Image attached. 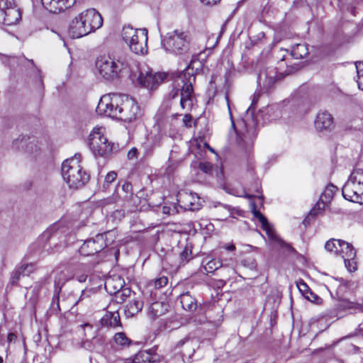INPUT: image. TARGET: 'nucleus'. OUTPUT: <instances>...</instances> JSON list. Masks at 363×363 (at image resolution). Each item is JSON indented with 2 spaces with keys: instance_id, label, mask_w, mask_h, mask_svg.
I'll list each match as a JSON object with an SVG mask.
<instances>
[{
  "instance_id": "nucleus-1",
  "label": "nucleus",
  "mask_w": 363,
  "mask_h": 363,
  "mask_svg": "<svg viewBox=\"0 0 363 363\" xmlns=\"http://www.w3.org/2000/svg\"><path fill=\"white\" fill-rule=\"evenodd\" d=\"M62 176L69 188L79 189L89 180V174L81 165V155L67 159L62 164Z\"/></svg>"
},
{
  "instance_id": "nucleus-2",
  "label": "nucleus",
  "mask_w": 363,
  "mask_h": 363,
  "mask_svg": "<svg viewBox=\"0 0 363 363\" xmlns=\"http://www.w3.org/2000/svg\"><path fill=\"white\" fill-rule=\"evenodd\" d=\"M196 61L191 60L187 67L179 75L183 85L181 89L172 90L169 96L172 99H174L180 95V106L183 110L189 111L192 108L194 101L195 99L193 89V82L195 81V73L190 72L193 69V64Z\"/></svg>"
},
{
  "instance_id": "nucleus-3",
  "label": "nucleus",
  "mask_w": 363,
  "mask_h": 363,
  "mask_svg": "<svg viewBox=\"0 0 363 363\" xmlns=\"http://www.w3.org/2000/svg\"><path fill=\"white\" fill-rule=\"evenodd\" d=\"M191 40L189 31L176 29L162 37V45L168 53L175 55H186L189 50Z\"/></svg>"
},
{
  "instance_id": "nucleus-4",
  "label": "nucleus",
  "mask_w": 363,
  "mask_h": 363,
  "mask_svg": "<svg viewBox=\"0 0 363 363\" xmlns=\"http://www.w3.org/2000/svg\"><path fill=\"white\" fill-rule=\"evenodd\" d=\"M121 36L130 50L136 55L147 52V30L135 29L130 26L123 28Z\"/></svg>"
},
{
  "instance_id": "nucleus-5",
  "label": "nucleus",
  "mask_w": 363,
  "mask_h": 363,
  "mask_svg": "<svg viewBox=\"0 0 363 363\" xmlns=\"http://www.w3.org/2000/svg\"><path fill=\"white\" fill-rule=\"evenodd\" d=\"M126 67V62L116 59L109 55H101L97 57L95 67L99 75L106 79L113 80L119 77L121 72Z\"/></svg>"
},
{
  "instance_id": "nucleus-6",
  "label": "nucleus",
  "mask_w": 363,
  "mask_h": 363,
  "mask_svg": "<svg viewBox=\"0 0 363 363\" xmlns=\"http://www.w3.org/2000/svg\"><path fill=\"white\" fill-rule=\"evenodd\" d=\"M199 345L200 340L197 337L186 335L172 348L170 363H185L184 358L190 359Z\"/></svg>"
},
{
  "instance_id": "nucleus-7",
  "label": "nucleus",
  "mask_w": 363,
  "mask_h": 363,
  "mask_svg": "<svg viewBox=\"0 0 363 363\" xmlns=\"http://www.w3.org/2000/svg\"><path fill=\"white\" fill-rule=\"evenodd\" d=\"M89 147L95 156L104 157L118 148V145L110 143L104 134L102 128H94L89 134Z\"/></svg>"
},
{
  "instance_id": "nucleus-8",
  "label": "nucleus",
  "mask_w": 363,
  "mask_h": 363,
  "mask_svg": "<svg viewBox=\"0 0 363 363\" xmlns=\"http://www.w3.org/2000/svg\"><path fill=\"white\" fill-rule=\"evenodd\" d=\"M123 102L122 94H109L104 95L96 108L98 114L118 119L121 103Z\"/></svg>"
},
{
  "instance_id": "nucleus-9",
  "label": "nucleus",
  "mask_w": 363,
  "mask_h": 363,
  "mask_svg": "<svg viewBox=\"0 0 363 363\" xmlns=\"http://www.w3.org/2000/svg\"><path fill=\"white\" fill-rule=\"evenodd\" d=\"M21 18L20 9L14 0H0V23L6 26L16 24Z\"/></svg>"
},
{
  "instance_id": "nucleus-10",
  "label": "nucleus",
  "mask_w": 363,
  "mask_h": 363,
  "mask_svg": "<svg viewBox=\"0 0 363 363\" xmlns=\"http://www.w3.org/2000/svg\"><path fill=\"white\" fill-rule=\"evenodd\" d=\"M123 102L121 103L119 120L131 122L140 115V110L136 101L127 95H122Z\"/></svg>"
},
{
  "instance_id": "nucleus-11",
  "label": "nucleus",
  "mask_w": 363,
  "mask_h": 363,
  "mask_svg": "<svg viewBox=\"0 0 363 363\" xmlns=\"http://www.w3.org/2000/svg\"><path fill=\"white\" fill-rule=\"evenodd\" d=\"M106 246L104 234L99 233L94 238L86 240L79 249L80 255L91 256L101 252Z\"/></svg>"
},
{
  "instance_id": "nucleus-12",
  "label": "nucleus",
  "mask_w": 363,
  "mask_h": 363,
  "mask_svg": "<svg viewBox=\"0 0 363 363\" xmlns=\"http://www.w3.org/2000/svg\"><path fill=\"white\" fill-rule=\"evenodd\" d=\"M343 197L350 201L362 203L363 202V186L348 179L342 188Z\"/></svg>"
},
{
  "instance_id": "nucleus-13",
  "label": "nucleus",
  "mask_w": 363,
  "mask_h": 363,
  "mask_svg": "<svg viewBox=\"0 0 363 363\" xmlns=\"http://www.w3.org/2000/svg\"><path fill=\"white\" fill-rule=\"evenodd\" d=\"M82 20H84L90 33L100 28L103 25V18L101 14L94 9H86L79 13Z\"/></svg>"
},
{
  "instance_id": "nucleus-14",
  "label": "nucleus",
  "mask_w": 363,
  "mask_h": 363,
  "mask_svg": "<svg viewBox=\"0 0 363 363\" xmlns=\"http://www.w3.org/2000/svg\"><path fill=\"white\" fill-rule=\"evenodd\" d=\"M178 202L186 211H197L201 207L200 198L193 193L183 192L178 195Z\"/></svg>"
},
{
  "instance_id": "nucleus-15",
  "label": "nucleus",
  "mask_w": 363,
  "mask_h": 363,
  "mask_svg": "<svg viewBox=\"0 0 363 363\" xmlns=\"http://www.w3.org/2000/svg\"><path fill=\"white\" fill-rule=\"evenodd\" d=\"M337 190V188L333 184L327 186L320 196V201L317 202L315 206L311 210L308 216L312 217L315 216L321 210L325 208V203L329 202L333 199L334 194Z\"/></svg>"
},
{
  "instance_id": "nucleus-16",
  "label": "nucleus",
  "mask_w": 363,
  "mask_h": 363,
  "mask_svg": "<svg viewBox=\"0 0 363 363\" xmlns=\"http://www.w3.org/2000/svg\"><path fill=\"white\" fill-rule=\"evenodd\" d=\"M79 14L70 23L68 33L71 38H79L90 33L88 28Z\"/></svg>"
},
{
  "instance_id": "nucleus-17",
  "label": "nucleus",
  "mask_w": 363,
  "mask_h": 363,
  "mask_svg": "<svg viewBox=\"0 0 363 363\" xmlns=\"http://www.w3.org/2000/svg\"><path fill=\"white\" fill-rule=\"evenodd\" d=\"M45 9L51 13H57L69 9L75 0H41Z\"/></svg>"
},
{
  "instance_id": "nucleus-18",
  "label": "nucleus",
  "mask_w": 363,
  "mask_h": 363,
  "mask_svg": "<svg viewBox=\"0 0 363 363\" xmlns=\"http://www.w3.org/2000/svg\"><path fill=\"white\" fill-rule=\"evenodd\" d=\"M314 124L318 131L331 130L335 126L333 117L328 111L319 112Z\"/></svg>"
},
{
  "instance_id": "nucleus-19",
  "label": "nucleus",
  "mask_w": 363,
  "mask_h": 363,
  "mask_svg": "<svg viewBox=\"0 0 363 363\" xmlns=\"http://www.w3.org/2000/svg\"><path fill=\"white\" fill-rule=\"evenodd\" d=\"M162 79V74H152L147 70L140 71L138 77L139 83L150 89H153Z\"/></svg>"
},
{
  "instance_id": "nucleus-20",
  "label": "nucleus",
  "mask_w": 363,
  "mask_h": 363,
  "mask_svg": "<svg viewBox=\"0 0 363 363\" xmlns=\"http://www.w3.org/2000/svg\"><path fill=\"white\" fill-rule=\"evenodd\" d=\"M278 79L277 71L273 67L260 71L257 77L258 83L262 84L267 89H270Z\"/></svg>"
},
{
  "instance_id": "nucleus-21",
  "label": "nucleus",
  "mask_w": 363,
  "mask_h": 363,
  "mask_svg": "<svg viewBox=\"0 0 363 363\" xmlns=\"http://www.w3.org/2000/svg\"><path fill=\"white\" fill-rule=\"evenodd\" d=\"M125 286L124 279L119 275L108 277L105 281V289L110 294L119 292Z\"/></svg>"
},
{
  "instance_id": "nucleus-22",
  "label": "nucleus",
  "mask_w": 363,
  "mask_h": 363,
  "mask_svg": "<svg viewBox=\"0 0 363 363\" xmlns=\"http://www.w3.org/2000/svg\"><path fill=\"white\" fill-rule=\"evenodd\" d=\"M155 356L147 351L139 352L133 359H121L118 363H152L155 362Z\"/></svg>"
},
{
  "instance_id": "nucleus-23",
  "label": "nucleus",
  "mask_w": 363,
  "mask_h": 363,
  "mask_svg": "<svg viewBox=\"0 0 363 363\" xmlns=\"http://www.w3.org/2000/svg\"><path fill=\"white\" fill-rule=\"evenodd\" d=\"M73 277L72 272L67 268L57 270L55 277V288L58 289V291H60L63 285Z\"/></svg>"
},
{
  "instance_id": "nucleus-24",
  "label": "nucleus",
  "mask_w": 363,
  "mask_h": 363,
  "mask_svg": "<svg viewBox=\"0 0 363 363\" xmlns=\"http://www.w3.org/2000/svg\"><path fill=\"white\" fill-rule=\"evenodd\" d=\"M255 217H256L262 224L264 230L266 231L267 235L272 240H278L273 228L270 226L267 218L262 215L259 211L255 210L253 211Z\"/></svg>"
},
{
  "instance_id": "nucleus-25",
  "label": "nucleus",
  "mask_w": 363,
  "mask_h": 363,
  "mask_svg": "<svg viewBox=\"0 0 363 363\" xmlns=\"http://www.w3.org/2000/svg\"><path fill=\"white\" fill-rule=\"evenodd\" d=\"M180 303L185 311H194L197 308V301L189 292L180 296Z\"/></svg>"
},
{
  "instance_id": "nucleus-26",
  "label": "nucleus",
  "mask_w": 363,
  "mask_h": 363,
  "mask_svg": "<svg viewBox=\"0 0 363 363\" xmlns=\"http://www.w3.org/2000/svg\"><path fill=\"white\" fill-rule=\"evenodd\" d=\"M101 324L106 327L116 328L121 325L120 315L118 312L107 313L101 319Z\"/></svg>"
},
{
  "instance_id": "nucleus-27",
  "label": "nucleus",
  "mask_w": 363,
  "mask_h": 363,
  "mask_svg": "<svg viewBox=\"0 0 363 363\" xmlns=\"http://www.w3.org/2000/svg\"><path fill=\"white\" fill-rule=\"evenodd\" d=\"M32 81L33 89L40 95L42 96L44 93L45 85L43 83V76L40 69H35V75L30 77Z\"/></svg>"
},
{
  "instance_id": "nucleus-28",
  "label": "nucleus",
  "mask_w": 363,
  "mask_h": 363,
  "mask_svg": "<svg viewBox=\"0 0 363 363\" xmlns=\"http://www.w3.org/2000/svg\"><path fill=\"white\" fill-rule=\"evenodd\" d=\"M167 304L163 302H154L150 306L148 313L152 318L161 316L167 311Z\"/></svg>"
},
{
  "instance_id": "nucleus-29",
  "label": "nucleus",
  "mask_w": 363,
  "mask_h": 363,
  "mask_svg": "<svg viewBox=\"0 0 363 363\" xmlns=\"http://www.w3.org/2000/svg\"><path fill=\"white\" fill-rule=\"evenodd\" d=\"M143 307V302L139 298L133 299L130 301L128 304L126 305L125 313L127 315L133 316L138 313Z\"/></svg>"
},
{
  "instance_id": "nucleus-30",
  "label": "nucleus",
  "mask_w": 363,
  "mask_h": 363,
  "mask_svg": "<svg viewBox=\"0 0 363 363\" xmlns=\"http://www.w3.org/2000/svg\"><path fill=\"white\" fill-rule=\"evenodd\" d=\"M291 55L295 59H303L308 55V48L306 44L299 43L292 47Z\"/></svg>"
},
{
  "instance_id": "nucleus-31",
  "label": "nucleus",
  "mask_w": 363,
  "mask_h": 363,
  "mask_svg": "<svg viewBox=\"0 0 363 363\" xmlns=\"http://www.w3.org/2000/svg\"><path fill=\"white\" fill-rule=\"evenodd\" d=\"M113 341L122 348L128 347L132 344V340L123 332L116 333L113 336Z\"/></svg>"
},
{
  "instance_id": "nucleus-32",
  "label": "nucleus",
  "mask_w": 363,
  "mask_h": 363,
  "mask_svg": "<svg viewBox=\"0 0 363 363\" xmlns=\"http://www.w3.org/2000/svg\"><path fill=\"white\" fill-rule=\"evenodd\" d=\"M342 243V240L330 239L326 242L325 248L329 252H333L335 254H339L341 250H342L341 247Z\"/></svg>"
},
{
  "instance_id": "nucleus-33",
  "label": "nucleus",
  "mask_w": 363,
  "mask_h": 363,
  "mask_svg": "<svg viewBox=\"0 0 363 363\" xmlns=\"http://www.w3.org/2000/svg\"><path fill=\"white\" fill-rule=\"evenodd\" d=\"M341 247L342 250H341L340 254L342 255L343 259L347 257L355 258L356 251L351 244L342 240Z\"/></svg>"
},
{
  "instance_id": "nucleus-34",
  "label": "nucleus",
  "mask_w": 363,
  "mask_h": 363,
  "mask_svg": "<svg viewBox=\"0 0 363 363\" xmlns=\"http://www.w3.org/2000/svg\"><path fill=\"white\" fill-rule=\"evenodd\" d=\"M237 143L242 148L246 150H249L252 146V140L250 137L248 131L246 133H242V135L238 134Z\"/></svg>"
},
{
  "instance_id": "nucleus-35",
  "label": "nucleus",
  "mask_w": 363,
  "mask_h": 363,
  "mask_svg": "<svg viewBox=\"0 0 363 363\" xmlns=\"http://www.w3.org/2000/svg\"><path fill=\"white\" fill-rule=\"evenodd\" d=\"M21 63L27 71L29 77H33V75H35V69H40L33 60L25 58Z\"/></svg>"
},
{
  "instance_id": "nucleus-36",
  "label": "nucleus",
  "mask_w": 363,
  "mask_h": 363,
  "mask_svg": "<svg viewBox=\"0 0 363 363\" xmlns=\"http://www.w3.org/2000/svg\"><path fill=\"white\" fill-rule=\"evenodd\" d=\"M192 245L186 244L180 252L181 263L185 264L192 259Z\"/></svg>"
},
{
  "instance_id": "nucleus-37",
  "label": "nucleus",
  "mask_w": 363,
  "mask_h": 363,
  "mask_svg": "<svg viewBox=\"0 0 363 363\" xmlns=\"http://www.w3.org/2000/svg\"><path fill=\"white\" fill-rule=\"evenodd\" d=\"M24 276H28L35 270V266L33 263L22 264L17 268Z\"/></svg>"
},
{
  "instance_id": "nucleus-38",
  "label": "nucleus",
  "mask_w": 363,
  "mask_h": 363,
  "mask_svg": "<svg viewBox=\"0 0 363 363\" xmlns=\"http://www.w3.org/2000/svg\"><path fill=\"white\" fill-rule=\"evenodd\" d=\"M168 283V279L165 276L160 277L157 279L151 280L149 282L150 286H153L155 289H160L166 286Z\"/></svg>"
},
{
  "instance_id": "nucleus-39",
  "label": "nucleus",
  "mask_w": 363,
  "mask_h": 363,
  "mask_svg": "<svg viewBox=\"0 0 363 363\" xmlns=\"http://www.w3.org/2000/svg\"><path fill=\"white\" fill-rule=\"evenodd\" d=\"M356 303L347 300H340L335 306V310H346L354 308Z\"/></svg>"
},
{
  "instance_id": "nucleus-40",
  "label": "nucleus",
  "mask_w": 363,
  "mask_h": 363,
  "mask_svg": "<svg viewBox=\"0 0 363 363\" xmlns=\"http://www.w3.org/2000/svg\"><path fill=\"white\" fill-rule=\"evenodd\" d=\"M349 179L352 180V182H357L358 184L363 186V169H355L351 174Z\"/></svg>"
},
{
  "instance_id": "nucleus-41",
  "label": "nucleus",
  "mask_w": 363,
  "mask_h": 363,
  "mask_svg": "<svg viewBox=\"0 0 363 363\" xmlns=\"http://www.w3.org/2000/svg\"><path fill=\"white\" fill-rule=\"evenodd\" d=\"M220 267H221V262L220 261L213 259V260L209 261L206 264V266L204 267V269L207 273H211L213 271L218 269Z\"/></svg>"
},
{
  "instance_id": "nucleus-42",
  "label": "nucleus",
  "mask_w": 363,
  "mask_h": 363,
  "mask_svg": "<svg viewBox=\"0 0 363 363\" xmlns=\"http://www.w3.org/2000/svg\"><path fill=\"white\" fill-rule=\"evenodd\" d=\"M130 290L128 288H125V286L119 291V292H117L115 294L117 302H123L125 298L130 296Z\"/></svg>"
},
{
  "instance_id": "nucleus-43",
  "label": "nucleus",
  "mask_w": 363,
  "mask_h": 363,
  "mask_svg": "<svg viewBox=\"0 0 363 363\" xmlns=\"http://www.w3.org/2000/svg\"><path fill=\"white\" fill-rule=\"evenodd\" d=\"M199 168L203 172L211 174L213 172V166L211 163L208 162H201L199 164Z\"/></svg>"
},
{
  "instance_id": "nucleus-44",
  "label": "nucleus",
  "mask_w": 363,
  "mask_h": 363,
  "mask_svg": "<svg viewBox=\"0 0 363 363\" xmlns=\"http://www.w3.org/2000/svg\"><path fill=\"white\" fill-rule=\"evenodd\" d=\"M344 262L345 265L349 272H354L357 269V262L355 261V258L347 257L344 259Z\"/></svg>"
},
{
  "instance_id": "nucleus-45",
  "label": "nucleus",
  "mask_w": 363,
  "mask_h": 363,
  "mask_svg": "<svg viewBox=\"0 0 363 363\" xmlns=\"http://www.w3.org/2000/svg\"><path fill=\"white\" fill-rule=\"evenodd\" d=\"M304 297L309 301L315 304H321L323 301L322 298L313 293L311 290L309 292H307V294Z\"/></svg>"
},
{
  "instance_id": "nucleus-46",
  "label": "nucleus",
  "mask_w": 363,
  "mask_h": 363,
  "mask_svg": "<svg viewBox=\"0 0 363 363\" xmlns=\"http://www.w3.org/2000/svg\"><path fill=\"white\" fill-rule=\"evenodd\" d=\"M241 262L243 266L250 269H255L257 267V262L255 259L251 257L243 259Z\"/></svg>"
},
{
  "instance_id": "nucleus-47",
  "label": "nucleus",
  "mask_w": 363,
  "mask_h": 363,
  "mask_svg": "<svg viewBox=\"0 0 363 363\" xmlns=\"http://www.w3.org/2000/svg\"><path fill=\"white\" fill-rule=\"evenodd\" d=\"M117 177V174L115 172H108L104 180V186L108 187L110 184H111L113 181L116 180Z\"/></svg>"
},
{
  "instance_id": "nucleus-48",
  "label": "nucleus",
  "mask_w": 363,
  "mask_h": 363,
  "mask_svg": "<svg viewBox=\"0 0 363 363\" xmlns=\"http://www.w3.org/2000/svg\"><path fill=\"white\" fill-rule=\"evenodd\" d=\"M21 277H23V274H21V272L16 268L13 272L12 273V275L10 279V283L11 285H16L18 284V280L20 279Z\"/></svg>"
},
{
  "instance_id": "nucleus-49",
  "label": "nucleus",
  "mask_w": 363,
  "mask_h": 363,
  "mask_svg": "<svg viewBox=\"0 0 363 363\" xmlns=\"http://www.w3.org/2000/svg\"><path fill=\"white\" fill-rule=\"evenodd\" d=\"M297 286H298L299 291H301V293L303 295V296H306V295L307 294V292H309L311 291L308 286L303 281L298 282L297 284Z\"/></svg>"
},
{
  "instance_id": "nucleus-50",
  "label": "nucleus",
  "mask_w": 363,
  "mask_h": 363,
  "mask_svg": "<svg viewBox=\"0 0 363 363\" xmlns=\"http://www.w3.org/2000/svg\"><path fill=\"white\" fill-rule=\"evenodd\" d=\"M182 122H183V125L187 128H191L192 126V116L187 113V114H184V117H183V119H182Z\"/></svg>"
},
{
  "instance_id": "nucleus-51",
  "label": "nucleus",
  "mask_w": 363,
  "mask_h": 363,
  "mask_svg": "<svg viewBox=\"0 0 363 363\" xmlns=\"http://www.w3.org/2000/svg\"><path fill=\"white\" fill-rule=\"evenodd\" d=\"M122 189L124 192L127 193V194H130V195H132V190H133V186H132V184L129 182H124L123 184L122 185Z\"/></svg>"
},
{
  "instance_id": "nucleus-52",
  "label": "nucleus",
  "mask_w": 363,
  "mask_h": 363,
  "mask_svg": "<svg viewBox=\"0 0 363 363\" xmlns=\"http://www.w3.org/2000/svg\"><path fill=\"white\" fill-rule=\"evenodd\" d=\"M60 291H58V289L55 288V294L52 301V306H54L56 304L57 308H59V294Z\"/></svg>"
},
{
  "instance_id": "nucleus-53",
  "label": "nucleus",
  "mask_w": 363,
  "mask_h": 363,
  "mask_svg": "<svg viewBox=\"0 0 363 363\" xmlns=\"http://www.w3.org/2000/svg\"><path fill=\"white\" fill-rule=\"evenodd\" d=\"M138 150L135 147H133L128 151L127 156L129 160H133L138 157Z\"/></svg>"
},
{
  "instance_id": "nucleus-54",
  "label": "nucleus",
  "mask_w": 363,
  "mask_h": 363,
  "mask_svg": "<svg viewBox=\"0 0 363 363\" xmlns=\"http://www.w3.org/2000/svg\"><path fill=\"white\" fill-rule=\"evenodd\" d=\"M356 69L358 78L363 77V62L356 63Z\"/></svg>"
},
{
  "instance_id": "nucleus-55",
  "label": "nucleus",
  "mask_w": 363,
  "mask_h": 363,
  "mask_svg": "<svg viewBox=\"0 0 363 363\" xmlns=\"http://www.w3.org/2000/svg\"><path fill=\"white\" fill-rule=\"evenodd\" d=\"M259 94H255L253 95V98H252V104L248 108L247 111H250L252 108V106H255L257 104V101L259 99Z\"/></svg>"
},
{
  "instance_id": "nucleus-56",
  "label": "nucleus",
  "mask_w": 363,
  "mask_h": 363,
  "mask_svg": "<svg viewBox=\"0 0 363 363\" xmlns=\"http://www.w3.org/2000/svg\"><path fill=\"white\" fill-rule=\"evenodd\" d=\"M86 279H87V275L85 274H81V275H78L77 277V281L81 282V283L86 281Z\"/></svg>"
},
{
  "instance_id": "nucleus-57",
  "label": "nucleus",
  "mask_w": 363,
  "mask_h": 363,
  "mask_svg": "<svg viewBox=\"0 0 363 363\" xmlns=\"http://www.w3.org/2000/svg\"><path fill=\"white\" fill-rule=\"evenodd\" d=\"M201 2L206 4V5H214L220 0H200Z\"/></svg>"
},
{
  "instance_id": "nucleus-58",
  "label": "nucleus",
  "mask_w": 363,
  "mask_h": 363,
  "mask_svg": "<svg viewBox=\"0 0 363 363\" xmlns=\"http://www.w3.org/2000/svg\"><path fill=\"white\" fill-rule=\"evenodd\" d=\"M48 281L47 278H44L42 281L36 283V286L41 287L43 284H48Z\"/></svg>"
},
{
  "instance_id": "nucleus-59",
  "label": "nucleus",
  "mask_w": 363,
  "mask_h": 363,
  "mask_svg": "<svg viewBox=\"0 0 363 363\" xmlns=\"http://www.w3.org/2000/svg\"><path fill=\"white\" fill-rule=\"evenodd\" d=\"M16 338V336L13 333H9L7 337V340L9 342H12Z\"/></svg>"
},
{
  "instance_id": "nucleus-60",
  "label": "nucleus",
  "mask_w": 363,
  "mask_h": 363,
  "mask_svg": "<svg viewBox=\"0 0 363 363\" xmlns=\"http://www.w3.org/2000/svg\"><path fill=\"white\" fill-rule=\"evenodd\" d=\"M358 87L363 90V77L358 78L357 79Z\"/></svg>"
},
{
  "instance_id": "nucleus-61",
  "label": "nucleus",
  "mask_w": 363,
  "mask_h": 363,
  "mask_svg": "<svg viewBox=\"0 0 363 363\" xmlns=\"http://www.w3.org/2000/svg\"><path fill=\"white\" fill-rule=\"evenodd\" d=\"M225 249L228 251H233L235 250V247L234 245H228L225 247Z\"/></svg>"
},
{
  "instance_id": "nucleus-62",
  "label": "nucleus",
  "mask_w": 363,
  "mask_h": 363,
  "mask_svg": "<svg viewBox=\"0 0 363 363\" xmlns=\"http://www.w3.org/2000/svg\"><path fill=\"white\" fill-rule=\"evenodd\" d=\"M115 198H109L105 200L106 204L110 203L111 202H115Z\"/></svg>"
},
{
  "instance_id": "nucleus-63",
  "label": "nucleus",
  "mask_w": 363,
  "mask_h": 363,
  "mask_svg": "<svg viewBox=\"0 0 363 363\" xmlns=\"http://www.w3.org/2000/svg\"><path fill=\"white\" fill-rule=\"evenodd\" d=\"M18 141H19V140H18V139H17L16 140L13 141V147L14 148H18V147L16 146V145H17V143H18Z\"/></svg>"
},
{
  "instance_id": "nucleus-64",
  "label": "nucleus",
  "mask_w": 363,
  "mask_h": 363,
  "mask_svg": "<svg viewBox=\"0 0 363 363\" xmlns=\"http://www.w3.org/2000/svg\"><path fill=\"white\" fill-rule=\"evenodd\" d=\"M82 327H89L91 328V325L89 323H86L84 325H82Z\"/></svg>"
}]
</instances>
